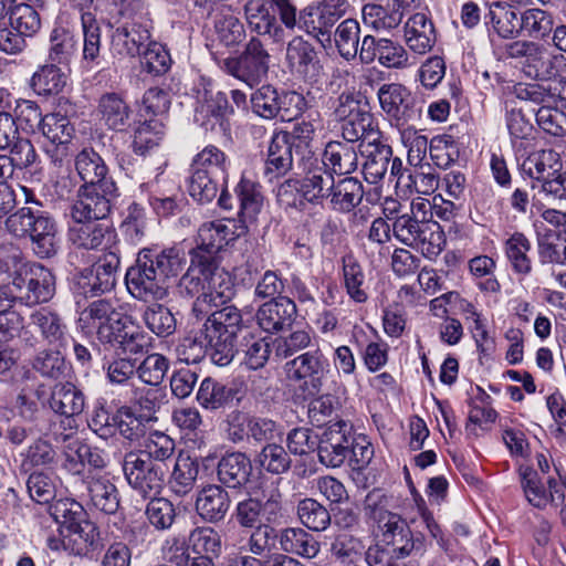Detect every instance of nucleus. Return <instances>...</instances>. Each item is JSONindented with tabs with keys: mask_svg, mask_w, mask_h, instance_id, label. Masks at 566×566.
<instances>
[{
	"mask_svg": "<svg viewBox=\"0 0 566 566\" xmlns=\"http://www.w3.org/2000/svg\"><path fill=\"white\" fill-rule=\"evenodd\" d=\"M123 21L114 29L111 48L115 55L135 57L150 40L151 20L143 0H123L119 9Z\"/></svg>",
	"mask_w": 566,
	"mask_h": 566,
	"instance_id": "f257e3e1",
	"label": "nucleus"
},
{
	"mask_svg": "<svg viewBox=\"0 0 566 566\" xmlns=\"http://www.w3.org/2000/svg\"><path fill=\"white\" fill-rule=\"evenodd\" d=\"M506 55L523 59V73L532 80L553 82L563 78L566 69L564 54L549 50L546 45L531 40H517L506 45Z\"/></svg>",
	"mask_w": 566,
	"mask_h": 566,
	"instance_id": "f03ea898",
	"label": "nucleus"
},
{
	"mask_svg": "<svg viewBox=\"0 0 566 566\" xmlns=\"http://www.w3.org/2000/svg\"><path fill=\"white\" fill-rule=\"evenodd\" d=\"M184 255L175 248L154 255L150 249H143L136 263L127 269L124 283L164 282L177 279L184 269Z\"/></svg>",
	"mask_w": 566,
	"mask_h": 566,
	"instance_id": "7ed1b4c3",
	"label": "nucleus"
},
{
	"mask_svg": "<svg viewBox=\"0 0 566 566\" xmlns=\"http://www.w3.org/2000/svg\"><path fill=\"white\" fill-rule=\"evenodd\" d=\"M389 497L381 491L374 490L366 496L365 514L371 522L376 536L385 545L391 546L395 554L409 526L398 513L389 510Z\"/></svg>",
	"mask_w": 566,
	"mask_h": 566,
	"instance_id": "20e7f679",
	"label": "nucleus"
},
{
	"mask_svg": "<svg viewBox=\"0 0 566 566\" xmlns=\"http://www.w3.org/2000/svg\"><path fill=\"white\" fill-rule=\"evenodd\" d=\"M97 338L103 344L112 345L122 354L139 355L148 352L150 338L133 321L123 313L113 314L102 326H97Z\"/></svg>",
	"mask_w": 566,
	"mask_h": 566,
	"instance_id": "39448f33",
	"label": "nucleus"
},
{
	"mask_svg": "<svg viewBox=\"0 0 566 566\" xmlns=\"http://www.w3.org/2000/svg\"><path fill=\"white\" fill-rule=\"evenodd\" d=\"M392 233L401 243L419 249L427 258H434L443 250V233L437 223L420 221L408 212L397 217Z\"/></svg>",
	"mask_w": 566,
	"mask_h": 566,
	"instance_id": "423d86ee",
	"label": "nucleus"
},
{
	"mask_svg": "<svg viewBox=\"0 0 566 566\" xmlns=\"http://www.w3.org/2000/svg\"><path fill=\"white\" fill-rule=\"evenodd\" d=\"M233 516L244 528L279 523L283 517V496L279 488L262 492V499L248 496L235 505Z\"/></svg>",
	"mask_w": 566,
	"mask_h": 566,
	"instance_id": "0eeeda50",
	"label": "nucleus"
},
{
	"mask_svg": "<svg viewBox=\"0 0 566 566\" xmlns=\"http://www.w3.org/2000/svg\"><path fill=\"white\" fill-rule=\"evenodd\" d=\"M271 56L258 38H251L238 57L226 59L222 70L249 87L259 85L268 75Z\"/></svg>",
	"mask_w": 566,
	"mask_h": 566,
	"instance_id": "6e6552de",
	"label": "nucleus"
},
{
	"mask_svg": "<svg viewBox=\"0 0 566 566\" xmlns=\"http://www.w3.org/2000/svg\"><path fill=\"white\" fill-rule=\"evenodd\" d=\"M349 8L347 0H321L300 11V30L318 42H331L332 29Z\"/></svg>",
	"mask_w": 566,
	"mask_h": 566,
	"instance_id": "1a4fd4ad",
	"label": "nucleus"
},
{
	"mask_svg": "<svg viewBox=\"0 0 566 566\" xmlns=\"http://www.w3.org/2000/svg\"><path fill=\"white\" fill-rule=\"evenodd\" d=\"M117 197L114 181H104L97 186H81L77 199L70 209L71 220L105 221Z\"/></svg>",
	"mask_w": 566,
	"mask_h": 566,
	"instance_id": "9d476101",
	"label": "nucleus"
},
{
	"mask_svg": "<svg viewBox=\"0 0 566 566\" xmlns=\"http://www.w3.org/2000/svg\"><path fill=\"white\" fill-rule=\"evenodd\" d=\"M169 468L151 464L129 451L123 460V471L129 486L143 499L157 496L165 483Z\"/></svg>",
	"mask_w": 566,
	"mask_h": 566,
	"instance_id": "9b49d317",
	"label": "nucleus"
},
{
	"mask_svg": "<svg viewBox=\"0 0 566 566\" xmlns=\"http://www.w3.org/2000/svg\"><path fill=\"white\" fill-rule=\"evenodd\" d=\"M359 60L364 64H370L377 60L381 66L395 70H405L417 64L416 59L401 43L370 34L361 40Z\"/></svg>",
	"mask_w": 566,
	"mask_h": 566,
	"instance_id": "f8f14e48",
	"label": "nucleus"
},
{
	"mask_svg": "<svg viewBox=\"0 0 566 566\" xmlns=\"http://www.w3.org/2000/svg\"><path fill=\"white\" fill-rule=\"evenodd\" d=\"M327 367V359L318 348L303 353L285 365L289 378L302 382L310 395L321 390Z\"/></svg>",
	"mask_w": 566,
	"mask_h": 566,
	"instance_id": "ddd939ff",
	"label": "nucleus"
},
{
	"mask_svg": "<svg viewBox=\"0 0 566 566\" xmlns=\"http://www.w3.org/2000/svg\"><path fill=\"white\" fill-rule=\"evenodd\" d=\"M353 426L344 420L329 424L318 441L319 462L329 468H339L349 457Z\"/></svg>",
	"mask_w": 566,
	"mask_h": 566,
	"instance_id": "4468645a",
	"label": "nucleus"
},
{
	"mask_svg": "<svg viewBox=\"0 0 566 566\" xmlns=\"http://www.w3.org/2000/svg\"><path fill=\"white\" fill-rule=\"evenodd\" d=\"M381 109L397 122V125L420 116L421 109L416 107L411 93L400 83L382 84L377 92Z\"/></svg>",
	"mask_w": 566,
	"mask_h": 566,
	"instance_id": "2eb2a0df",
	"label": "nucleus"
},
{
	"mask_svg": "<svg viewBox=\"0 0 566 566\" xmlns=\"http://www.w3.org/2000/svg\"><path fill=\"white\" fill-rule=\"evenodd\" d=\"M69 239L78 248L104 250L115 242L116 232L107 221L72 220Z\"/></svg>",
	"mask_w": 566,
	"mask_h": 566,
	"instance_id": "dca6fc26",
	"label": "nucleus"
},
{
	"mask_svg": "<svg viewBox=\"0 0 566 566\" xmlns=\"http://www.w3.org/2000/svg\"><path fill=\"white\" fill-rule=\"evenodd\" d=\"M284 61L290 72L302 78H312L318 72L317 52L302 35L287 42Z\"/></svg>",
	"mask_w": 566,
	"mask_h": 566,
	"instance_id": "f3484780",
	"label": "nucleus"
},
{
	"mask_svg": "<svg viewBox=\"0 0 566 566\" xmlns=\"http://www.w3.org/2000/svg\"><path fill=\"white\" fill-rule=\"evenodd\" d=\"M70 6L81 14L83 30V61L96 63L101 54V28L94 13V0H67Z\"/></svg>",
	"mask_w": 566,
	"mask_h": 566,
	"instance_id": "a211bd4d",
	"label": "nucleus"
},
{
	"mask_svg": "<svg viewBox=\"0 0 566 566\" xmlns=\"http://www.w3.org/2000/svg\"><path fill=\"white\" fill-rule=\"evenodd\" d=\"M295 316V303L291 298L280 295L259 307L256 322L264 332L276 333L290 327Z\"/></svg>",
	"mask_w": 566,
	"mask_h": 566,
	"instance_id": "6ab92c4d",
	"label": "nucleus"
},
{
	"mask_svg": "<svg viewBox=\"0 0 566 566\" xmlns=\"http://www.w3.org/2000/svg\"><path fill=\"white\" fill-rule=\"evenodd\" d=\"M231 506L229 493L219 484H208L198 491L195 509L200 518L210 524L224 520Z\"/></svg>",
	"mask_w": 566,
	"mask_h": 566,
	"instance_id": "aec40b11",
	"label": "nucleus"
},
{
	"mask_svg": "<svg viewBox=\"0 0 566 566\" xmlns=\"http://www.w3.org/2000/svg\"><path fill=\"white\" fill-rule=\"evenodd\" d=\"M233 220L219 219L203 222L197 234V247L195 250L218 253L226 245L237 240L240 233L237 232Z\"/></svg>",
	"mask_w": 566,
	"mask_h": 566,
	"instance_id": "412c9836",
	"label": "nucleus"
},
{
	"mask_svg": "<svg viewBox=\"0 0 566 566\" xmlns=\"http://www.w3.org/2000/svg\"><path fill=\"white\" fill-rule=\"evenodd\" d=\"M90 496L92 505L105 513L114 514L119 507V494L107 475L88 472L81 481Z\"/></svg>",
	"mask_w": 566,
	"mask_h": 566,
	"instance_id": "4be33fe9",
	"label": "nucleus"
},
{
	"mask_svg": "<svg viewBox=\"0 0 566 566\" xmlns=\"http://www.w3.org/2000/svg\"><path fill=\"white\" fill-rule=\"evenodd\" d=\"M244 14L252 32L269 36L273 43L282 44L285 41L284 28L260 0H249L244 6Z\"/></svg>",
	"mask_w": 566,
	"mask_h": 566,
	"instance_id": "5701e85b",
	"label": "nucleus"
},
{
	"mask_svg": "<svg viewBox=\"0 0 566 566\" xmlns=\"http://www.w3.org/2000/svg\"><path fill=\"white\" fill-rule=\"evenodd\" d=\"M228 109L227 95L214 91L210 85H202L196 95L195 119L206 129H213Z\"/></svg>",
	"mask_w": 566,
	"mask_h": 566,
	"instance_id": "b1692460",
	"label": "nucleus"
},
{
	"mask_svg": "<svg viewBox=\"0 0 566 566\" xmlns=\"http://www.w3.org/2000/svg\"><path fill=\"white\" fill-rule=\"evenodd\" d=\"M333 174L318 159H308L304 164V177L301 180L303 196L307 202L317 203L326 199L334 187Z\"/></svg>",
	"mask_w": 566,
	"mask_h": 566,
	"instance_id": "393cba45",
	"label": "nucleus"
},
{
	"mask_svg": "<svg viewBox=\"0 0 566 566\" xmlns=\"http://www.w3.org/2000/svg\"><path fill=\"white\" fill-rule=\"evenodd\" d=\"M436 40L434 25L424 13H415L406 21L403 41L412 53L424 55L432 50Z\"/></svg>",
	"mask_w": 566,
	"mask_h": 566,
	"instance_id": "a878e982",
	"label": "nucleus"
},
{
	"mask_svg": "<svg viewBox=\"0 0 566 566\" xmlns=\"http://www.w3.org/2000/svg\"><path fill=\"white\" fill-rule=\"evenodd\" d=\"M251 460L242 452L233 451L222 455L217 465V478L221 486L240 489L250 481Z\"/></svg>",
	"mask_w": 566,
	"mask_h": 566,
	"instance_id": "bb28decb",
	"label": "nucleus"
},
{
	"mask_svg": "<svg viewBox=\"0 0 566 566\" xmlns=\"http://www.w3.org/2000/svg\"><path fill=\"white\" fill-rule=\"evenodd\" d=\"M61 231L56 219L45 212L30 238L31 250L40 259L54 256L61 248Z\"/></svg>",
	"mask_w": 566,
	"mask_h": 566,
	"instance_id": "cd10ccee",
	"label": "nucleus"
},
{
	"mask_svg": "<svg viewBox=\"0 0 566 566\" xmlns=\"http://www.w3.org/2000/svg\"><path fill=\"white\" fill-rule=\"evenodd\" d=\"M359 151L365 157L363 172L369 184L379 182L386 175L392 156L390 146L377 142L359 144Z\"/></svg>",
	"mask_w": 566,
	"mask_h": 566,
	"instance_id": "c85d7f7f",
	"label": "nucleus"
},
{
	"mask_svg": "<svg viewBox=\"0 0 566 566\" xmlns=\"http://www.w3.org/2000/svg\"><path fill=\"white\" fill-rule=\"evenodd\" d=\"M293 142H290L287 133H275L270 142L264 174L272 179L285 175L293 165Z\"/></svg>",
	"mask_w": 566,
	"mask_h": 566,
	"instance_id": "c756f323",
	"label": "nucleus"
},
{
	"mask_svg": "<svg viewBox=\"0 0 566 566\" xmlns=\"http://www.w3.org/2000/svg\"><path fill=\"white\" fill-rule=\"evenodd\" d=\"M50 409L61 416H78L85 408V397L72 382L56 384L49 391Z\"/></svg>",
	"mask_w": 566,
	"mask_h": 566,
	"instance_id": "7c9ffc66",
	"label": "nucleus"
},
{
	"mask_svg": "<svg viewBox=\"0 0 566 566\" xmlns=\"http://www.w3.org/2000/svg\"><path fill=\"white\" fill-rule=\"evenodd\" d=\"M321 163L332 174L349 175L358 167V155L353 144L332 140L326 144Z\"/></svg>",
	"mask_w": 566,
	"mask_h": 566,
	"instance_id": "2f4dec72",
	"label": "nucleus"
},
{
	"mask_svg": "<svg viewBox=\"0 0 566 566\" xmlns=\"http://www.w3.org/2000/svg\"><path fill=\"white\" fill-rule=\"evenodd\" d=\"M101 120L106 127L124 132L130 125L132 109L117 93H105L101 96L97 107Z\"/></svg>",
	"mask_w": 566,
	"mask_h": 566,
	"instance_id": "473e14b6",
	"label": "nucleus"
},
{
	"mask_svg": "<svg viewBox=\"0 0 566 566\" xmlns=\"http://www.w3.org/2000/svg\"><path fill=\"white\" fill-rule=\"evenodd\" d=\"M281 549L303 558H315L321 552L319 542L302 527H286L279 534Z\"/></svg>",
	"mask_w": 566,
	"mask_h": 566,
	"instance_id": "72a5a7b5",
	"label": "nucleus"
},
{
	"mask_svg": "<svg viewBox=\"0 0 566 566\" xmlns=\"http://www.w3.org/2000/svg\"><path fill=\"white\" fill-rule=\"evenodd\" d=\"M78 41L72 30L55 25L49 35L48 61L67 66L76 56Z\"/></svg>",
	"mask_w": 566,
	"mask_h": 566,
	"instance_id": "f704fd0d",
	"label": "nucleus"
},
{
	"mask_svg": "<svg viewBox=\"0 0 566 566\" xmlns=\"http://www.w3.org/2000/svg\"><path fill=\"white\" fill-rule=\"evenodd\" d=\"M43 136L56 147L55 160H61L66 155V146L74 136V127L67 116L60 113L46 114L40 128Z\"/></svg>",
	"mask_w": 566,
	"mask_h": 566,
	"instance_id": "c9c22d12",
	"label": "nucleus"
},
{
	"mask_svg": "<svg viewBox=\"0 0 566 566\" xmlns=\"http://www.w3.org/2000/svg\"><path fill=\"white\" fill-rule=\"evenodd\" d=\"M364 198L363 184L353 177H346L334 182L327 200L329 208L336 212L347 213L353 211Z\"/></svg>",
	"mask_w": 566,
	"mask_h": 566,
	"instance_id": "e433bc0d",
	"label": "nucleus"
},
{
	"mask_svg": "<svg viewBox=\"0 0 566 566\" xmlns=\"http://www.w3.org/2000/svg\"><path fill=\"white\" fill-rule=\"evenodd\" d=\"M75 169L84 181L83 186H97L104 181H113L107 176V166L103 158L92 148H84L75 157Z\"/></svg>",
	"mask_w": 566,
	"mask_h": 566,
	"instance_id": "4c0bfd02",
	"label": "nucleus"
},
{
	"mask_svg": "<svg viewBox=\"0 0 566 566\" xmlns=\"http://www.w3.org/2000/svg\"><path fill=\"white\" fill-rule=\"evenodd\" d=\"M559 168V156L553 149L534 151L522 164L523 171L535 179L539 186L557 174Z\"/></svg>",
	"mask_w": 566,
	"mask_h": 566,
	"instance_id": "58836bf2",
	"label": "nucleus"
},
{
	"mask_svg": "<svg viewBox=\"0 0 566 566\" xmlns=\"http://www.w3.org/2000/svg\"><path fill=\"white\" fill-rule=\"evenodd\" d=\"M485 19L486 23H490L494 32L502 39H513L521 33L517 12L500 1L491 4Z\"/></svg>",
	"mask_w": 566,
	"mask_h": 566,
	"instance_id": "ea45409f",
	"label": "nucleus"
},
{
	"mask_svg": "<svg viewBox=\"0 0 566 566\" xmlns=\"http://www.w3.org/2000/svg\"><path fill=\"white\" fill-rule=\"evenodd\" d=\"M235 193L240 206L241 221L253 222L263 207L261 187L243 177L235 188Z\"/></svg>",
	"mask_w": 566,
	"mask_h": 566,
	"instance_id": "a19ab883",
	"label": "nucleus"
},
{
	"mask_svg": "<svg viewBox=\"0 0 566 566\" xmlns=\"http://www.w3.org/2000/svg\"><path fill=\"white\" fill-rule=\"evenodd\" d=\"M354 117L342 124V136L347 143L360 140L377 142L380 139V132L373 125V116L367 111L356 112Z\"/></svg>",
	"mask_w": 566,
	"mask_h": 566,
	"instance_id": "79ce46f5",
	"label": "nucleus"
},
{
	"mask_svg": "<svg viewBox=\"0 0 566 566\" xmlns=\"http://www.w3.org/2000/svg\"><path fill=\"white\" fill-rule=\"evenodd\" d=\"M398 184L406 187L410 192L431 195L439 187V177L429 164L419 165V167L415 166L413 169L401 172L398 177Z\"/></svg>",
	"mask_w": 566,
	"mask_h": 566,
	"instance_id": "37998d69",
	"label": "nucleus"
},
{
	"mask_svg": "<svg viewBox=\"0 0 566 566\" xmlns=\"http://www.w3.org/2000/svg\"><path fill=\"white\" fill-rule=\"evenodd\" d=\"M207 337V354L211 361L220 367L228 366L234 358V339L235 336L224 331L220 333L216 328H205Z\"/></svg>",
	"mask_w": 566,
	"mask_h": 566,
	"instance_id": "c03bdc74",
	"label": "nucleus"
},
{
	"mask_svg": "<svg viewBox=\"0 0 566 566\" xmlns=\"http://www.w3.org/2000/svg\"><path fill=\"white\" fill-rule=\"evenodd\" d=\"M359 36L360 27L357 20L345 19L337 25L334 32V43L339 55L346 61L359 56Z\"/></svg>",
	"mask_w": 566,
	"mask_h": 566,
	"instance_id": "a18cd8bd",
	"label": "nucleus"
},
{
	"mask_svg": "<svg viewBox=\"0 0 566 566\" xmlns=\"http://www.w3.org/2000/svg\"><path fill=\"white\" fill-rule=\"evenodd\" d=\"M513 93L518 99L535 104L562 101L559 80L532 84L518 83L514 86Z\"/></svg>",
	"mask_w": 566,
	"mask_h": 566,
	"instance_id": "49530a36",
	"label": "nucleus"
},
{
	"mask_svg": "<svg viewBox=\"0 0 566 566\" xmlns=\"http://www.w3.org/2000/svg\"><path fill=\"white\" fill-rule=\"evenodd\" d=\"M296 514L302 525L313 532H324L332 522L328 510L312 497L298 501Z\"/></svg>",
	"mask_w": 566,
	"mask_h": 566,
	"instance_id": "de8ad7c7",
	"label": "nucleus"
},
{
	"mask_svg": "<svg viewBox=\"0 0 566 566\" xmlns=\"http://www.w3.org/2000/svg\"><path fill=\"white\" fill-rule=\"evenodd\" d=\"M49 400V389L44 384L25 385L17 396L15 407L19 415L28 420H34L41 407Z\"/></svg>",
	"mask_w": 566,
	"mask_h": 566,
	"instance_id": "09e8293b",
	"label": "nucleus"
},
{
	"mask_svg": "<svg viewBox=\"0 0 566 566\" xmlns=\"http://www.w3.org/2000/svg\"><path fill=\"white\" fill-rule=\"evenodd\" d=\"M235 390L221 382L207 377L197 391V400L201 407L208 410H217L233 400Z\"/></svg>",
	"mask_w": 566,
	"mask_h": 566,
	"instance_id": "8fccbe9b",
	"label": "nucleus"
},
{
	"mask_svg": "<svg viewBox=\"0 0 566 566\" xmlns=\"http://www.w3.org/2000/svg\"><path fill=\"white\" fill-rule=\"evenodd\" d=\"M521 33L531 39H545L551 34L554 28V17L551 12L530 8L520 15Z\"/></svg>",
	"mask_w": 566,
	"mask_h": 566,
	"instance_id": "3c124183",
	"label": "nucleus"
},
{
	"mask_svg": "<svg viewBox=\"0 0 566 566\" xmlns=\"http://www.w3.org/2000/svg\"><path fill=\"white\" fill-rule=\"evenodd\" d=\"M175 450L174 440L167 434L155 432L149 436L144 444V449L133 451V454L140 457L151 464H160L161 468H168L166 460L170 459Z\"/></svg>",
	"mask_w": 566,
	"mask_h": 566,
	"instance_id": "603ef678",
	"label": "nucleus"
},
{
	"mask_svg": "<svg viewBox=\"0 0 566 566\" xmlns=\"http://www.w3.org/2000/svg\"><path fill=\"white\" fill-rule=\"evenodd\" d=\"M46 211L31 207H22L6 219V228L10 234L19 239H29L40 219Z\"/></svg>",
	"mask_w": 566,
	"mask_h": 566,
	"instance_id": "864d4df0",
	"label": "nucleus"
},
{
	"mask_svg": "<svg viewBox=\"0 0 566 566\" xmlns=\"http://www.w3.org/2000/svg\"><path fill=\"white\" fill-rule=\"evenodd\" d=\"M57 63L43 65L32 76V85L39 94L52 95L60 93L67 83V73Z\"/></svg>",
	"mask_w": 566,
	"mask_h": 566,
	"instance_id": "5fc2aeb1",
	"label": "nucleus"
},
{
	"mask_svg": "<svg viewBox=\"0 0 566 566\" xmlns=\"http://www.w3.org/2000/svg\"><path fill=\"white\" fill-rule=\"evenodd\" d=\"M218 272L216 253L200 250L191 251V263L187 273L182 276L189 283H208L214 279Z\"/></svg>",
	"mask_w": 566,
	"mask_h": 566,
	"instance_id": "6e6d98bb",
	"label": "nucleus"
},
{
	"mask_svg": "<svg viewBox=\"0 0 566 566\" xmlns=\"http://www.w3.org/2000/svg\"><path fill=\"white\" fill-rule=\"evenodd\" d=\"M229 161L226 154L216 146L209 145L205 147L193 159L192 168L195 171H203L221 178L224 182L227 179Z\"/></svg>",
	"mask_w": 566,
	"mask_h": 566,
	"instance_id": "4d7b16f0",
	"label": "nucleus"
},
{
	"mask_svg": "<svg viewBox=\"0 0 566 566\" xmlns=\"http://www.w3.org/2000/svg\"><path fill=\"white\" fill-rule=\"evenodd\" d=\"M116 352V355L104 365L106 379L114 386H127L137 376V359Z\"/></svg>",
	"mask_w": 566,
	"mask_h": 566,
	"instance_id": "13d9d810",
	"label": "nucleus"
},
{
	"mask_svg": "<svg viewBox=\"0 0 566 566\" xmlns=\"http://www.w3.org/2000/svg\"><path fill=\"white\" fill-rule=\"evenodd\" d=\"M188 549L214 559L221 553V537L212 527H196L188 536Z\"/></svg>",
	"mask_w": 566,
	"mask_h": 566,
	"instance_id": "bf43d9fd",
	"label": "nucleus"
},
{
	"mask_svg": "<svg viewBox=\"0 0 566 566\" xmlns=\"http://www.w3.org/2000/svg\"><path fill=\"white\" fill-rule=\"evenodd\" d=\"M164 136V124L156 118L140 123L134 133L133 148L138 155H145L159 145Z\"/></svg>",
	"mask_w": 566,
	"mask_h": 566,
	"instance_id": "052dcab7",
	"label": "nucleus"
},
{
	"mask_svg": "<svg viewBox=\"0 0 566 566\" xmlns=\"http://www.w3.org/2000/svg\"><path fill=\"white\" fill-rule=\"evenodd\" d=\"M114 429L126 440L134 442L146 433L145 419L129 407H120L114 415Z\"/></svg>",
	"mask_w": 566,
	"mask_h": 566,
	"instance_id": "680f3d73",
	"label": "nucleus"
},
{
	"mask_svg": "<svg viewBox=\"0 0 566 566\" xmlns=\"http://www.w3.org/2000/svg\"><path fill=\"white\" fill-rule=\"evenodd\" d=\"M531 243L523 233H514L505 241V254L512 269L517 274H526L531 271V260L527 253Z\"/></svg>",
	"mask_w": 566,
	"mask_h": 566,
	"instance_id": "e2e57ef3",
	"label": "nucleus"
},
{
	"mask_svg": "<svg viewBox=\"0 0 566 566\" xmlns=\"http://www.w3.org/2000/svg\"><path fill=\"white\" fill-rule=\"evenodd\" d=\"M169 360L159 353L147 355L139 364H137L138 379L149 386H159L168 369Z\"/></svg>",
	"mask_w": 566,
	"mask_h": 566,
	"instance_id": "0e129e2a",
	"label": "nucleus"
},
{
	"mask_svg": "<svg viewBox=\"0 0 566 566\" xmlns=\"http://www.w3.org/2000/svg\"><path fill=\"white\" fill-rule=\"evenodd\" d=\"M232 295L233 291L229 285H202L192 310L197 315H207L213 307L223 306Z\"/></svg>",
	"mask_w": 566,
	"mask_h": 566,
	"instance_id": "69168bd1",
	"label": "nucleus"
},
{
	"mask_svg": "<svg viewBox=\"0 0 566 566\" xmlns=\"http://www.w3.org/2000/svg\"><path fill=\"white\" fill-rule=\"evenodd\" d=\"M176 357L186 364H197L207 355L205 326L197 333L184 337L175 348Z\"/></svg>",
	"mask_w": 566,
	"mask_h": 566,
	"instance_id": "338daca9",
	"label": "nucleus"
},
{
	"mask_svg": "<svg viewBox=\"0 0 566 566\" xmlns=\"http://www.w3.org/2000/svg\"><path fill=\"white\" fill-rule=\"evenodd\" d=\"M149 502L146 506V516L148 522L158 531L169 530L176 518V510L174 504L164 497H148Z\"/></svg>",
	"mask_w": 566,
	"mask_h": 566,
	"instance_id": "774afa93",
	"label": "nucleus"
}]
</instances>
